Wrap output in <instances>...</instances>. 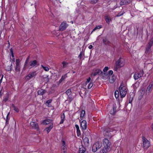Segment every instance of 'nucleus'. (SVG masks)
I'll use <instances>...</instances> for the list:
<instances>
[{
	"label": "nucleus",
	"instance_id": "1",
	"mask_svg": "<svg viewBox=\"0 0 153 153\" xmlns=\"http://www.w3.org/2000/svg\"><path fill=\"white\" fill-rule=\"evenodd\" d=\"M119 91H117L114 92V95L116 99H117L119 97V93H120V97L122 98L124 97L127 92V88L126 85L123 83H122L119 88Z\"/></svg>",
	"mask_w": 153,
	"mask_h": 153
},
{
	"label": "nucleus",
	"instance_id": "2",
	"mask_svg": "<svg viewBox=\"0 0 153 153\" xmlns=\"http://www.w3.org/2000/svg\"><path fill=\"white\" fill-rule=\"evenodd\" d=\"M104 148L107 150L111 151L112 148L111 143L107 138L104 139L102 141Z\"/></svg>",
	"mask_w": 153,
	"mask_h": 153
},
{
	"label": "nucleus",
	"instance_id": "3",
	"mask_svg": "<svg viewBox=\"0 0 153 153\" xmlns=\"http://www.w3.org/2000/svg\"><path fill=\"white\" fill-rule=\"evenodd\" d=\"M125 64L124 59L122 58H120L116 61L115 65L116 67L114 68V70L117 71V69L123 67Z\"/></svg>",
	"mask_w": 153,
	"mask_h": 153
},
{
	"label": "nucleus",
	"instance_id": "4",
	"mask_svg": "<svg viewBox=\"0 0 153 153\" xmlns=\"http://www.w3.org/2000/svg\"><path fill=\"white\" fill-rule=\"evenodd\" d=\"M104 136L106 137L111 139L114 135V133L112 130L108 128L106 129L103 132Z\"/></svg>",
	"mask_w": 153,
	"mask_h": 153
},
{
	"label": "nucleus",
	"instance_id": "5",
	"mask_svg": "<svg viewBox=\"0 0 153 153\" xmlns=\"http://www.w3.org/2000/svg\"><path fill=\"white\" fill-rule=\"evenodd\" d=\"M144 72L143 70H140L136 72L134 76V78L135 80H137L142 77L143 74Z\"/></svg>",
	"mask_w": 153,
	"mask_h": 153
},
{
	"label": "nucleus",
	"instance_id": "6",
	"mask_svg": "<svg viewBox=\"0 0 153 153\" xmlns=\"http://www.w3.org/2000/svg\"><path fill=\"white\" fill-rule=\"evenodd\" d=\"M102 146V143L101 142H97L93 146L92 151L94 152H96L98 149H100Z\"/></svg>",
	"mask_w": 153,
	"mask_h": 153
},
{
	"label": "nucleus",
	"instance_id": "7",
	"mask_svg": "<svg viewBox=\"0 0 153 153\" xmlns=\"http://www.w3.org/2000/svg\"><path fill=\"white\" fill-rule=\"evenodd\" d=\"M143 146L144 149H147L150 146V142L144 137H143Z\"/></svg>",
	"mask_w": 153,
	"mask_h": 153
},
{
	"label": "nucleus",
	"instance_id": "8",
	"mask_svg": "<svg viewBox=\"0 0 153 153\" xmlns=\"http://www.w3.org/2000/svg\"><path fill=\"white\" fill-rule=\"evenodd\" d=\"M15 67V70L16 71H20V61L19 59H16Z\"/></svg>",
	"mask_w": 153,
	"mask_h": 153
},
{
	"label": "nucleus",
	"instance_id": "9",
	"mask_svg": "<svg viewBox=\"0 0 153 153\" xmlns=\"http://www.w3.org/2000/svg\"><path fill=\"white\" fill-rule=\"evenodd\" d=\"M68 25L65 22H63L59 26V30L60 31H63L66 29Z\"/></svg>",
	"mask_w": 153,
	"mask_h": 153
},
{
	"label": "nucleus",
	"instance_id": "10",
	"mask_svg": "<svg viewBox=\"0 0 153 153\" xmlns=\"http://www.w3.org/2000/svg\"><path fill=\"white\" fill-rule=\"evenodd\" d=\"M36 75V72H33L29 73L25 77L27 80H28L33 77H35Z\"/></svg>",
	"mask_w": 153,
	"mask_h": 153
},
{
	"label": "nucleus",
	"instance_id": "11",
	"mask_svg": "<svg viewBox=\"0 0 153 153\" xmlns=\"http://www.w3.org/2000/svg\"><path fill=\"white\" fill-rule=\"evenodd\" d=\"M81 126L82 131L86 130L87 128V122L85 120H83L81 122Z\"/></svg>",
	"mask_w": 153,
	"mask_h": 153
},
{
	"label": "nucleus",
	"instance_id": "12",
	"mask_svg": "<svg viewBox=\"0 0 153 153\" xmlns=\"http://www.w3.org/2000/svg\"><path fill=\"white\" fill-rule=\"evenodd\" d=\"M30 125L33 128L37 130H39V126L37 123L34 122H31L30 123Z\"/></svg>",
	"mask_w": 153,
	"mask_h": 153
},
{
	"label": "nucleus",
	"instance_id": "13",
	"mask_svg": "<svg viewBox=\"0 0 153 153\" xmlns=\"http://www.w3.org/2000/svg\"><path fill=\"white\" fill-rule=\"evenodd\" d=\"M102 73V72L101 70L99 69H97L94 71L93 74L94 76H95L97 75H99Z\"/></svg>",
	"mask_w": 153,
	"mask_h": 153
},
{
	"label": "nucleus",
	"instance_id": "14",
	"mask_svg": "<svg viewBox=\"0 0 153 153\" xmlns=\"http://www.w3.org/2000/svg\"><path fill=\"white\" fill-rule=\"evenodd\" d=\"M38 63V62L36 60H34L30 61L29 62V65L28 67H30V68L33 67L36 65Z\"/></svg>",
	"mask_w": 153,
	"mask_h": 153
},
{
	"label": "nucleus",
	"instance_id": "15",
	"mask_svg": "<svg viewBox=\"0 0 153 153\" xmlns=\"http://www.w3.org/2000/svg\"><path fill=\"white\" fill-rule=\"evenodd\" d=\"M153 43V38H152L148 44V45L146 49V51H148L150 49Z\"/></svg>",
	"mask_w": 153,
	"mask_h": 153
},
{
	"label": "nucleus",
	"instance_id": "16",
	"mask_svg": "<svg viewBox=\"0 0 153 153\" xmlns=\"http://www.w3.org/2000/svg\"><path fill=\"white\" fill-rule=\"evenodd\" d=\"M62 147L63 151L65 153L66 152V147L65 144V142L63 140H62Z\"/></svg>",
	"mask_w": 153,
	"mask_h": 153
},
{
	"label": "nucleus",
	"instance_id": "17",
	"mask_svg": "<svg viewBox=\"0 0 153 153\" xmlns=\"http://www.w3.org/2000/svg\"><path fill=\"white\" fill-rule=\"evenodd\" d=\"M153 88V84H149L146 89V91L148 93H149L152 91Z\"/></svg>",
	"mask_w": 153,
	"mask_h": 153
},
{
	"label": "nucleus",
	"instance_id": "18",
	"mask_svg": "<svg viewBox=\"0 0 153 153\" xmlns=\"http://www.w3.org/2000/svg\"><path fill=\"white\" fill-rule=\"evenodd\" d=\"M116 79V77L114 76H110L109 77V81L110 82L112 83H114Z\"/></svg>",
	"mask_w": 153,
	"mask_h": 153
},
{
	"label": "nucleus",
	"instance_id": "19",
	"mask_svg": "<svg viewBox=\"0 0 153 153\" xmlns=\"http://www.w3.org/2000/svg\"><path fill=\"white\" fill-rule=\"evenodd\" d=\"M102 76V78L104 80H106L109 77V75L107 74H106V73L102 72L101 74Z\"/></svg>",
	"mask_w": 153,
	"mask_h": 153
},
{
	"label": "nucleus",
	"instance_id": "20",
	"mask_svg": "<svg viewBox=\"0 0 153 153\" xmlns=\"http://www.w3.org/2000/svg\"><path fill=\"white\" fill-rule=\"evenodd\" d=\"M43 123L45 125H48L49 124H50L51 125V123H53L52 121L50 119H47L44 121Z\"/></svg>",
	"mask_w": 153,
	"mask_h": 153
},
{
	"label": "nucleus",
	"instance_id": "21",
	"mask_svg": "<svg viewBox=\"0 0 153 153\" xmlns=\"http://www.w3.org/2000/svg\"><path fill=\"white\" fill-rule=\"evenodd\" d=\"M53 127V123H51L49 127L46 128L45 130L46 131L47 133H48Z\"/></svg>",
	"mask_w": 153,
	"mask_h": 153
},
{
	"label": "nucleus",
	"instance_id": "22",
	"mask_svg": "<svg viewBox=\"0 0 153 153\" xmlns=\"http://www.w3.org/2000/svg\"><path fill=\"white\" fill-rule=\"evenodd\" d=\"M85 151V149L82 146H81L79 148V153H84Z\"/></svg>",
	"mask_w": 153,
	"mask_h": 153
},
{
	"label": "nucleus",
	"instance_id": "23",
	"mask_svg": "<svg viewBox=\"0 0 153 153\" xmlns=\"http://www.w3.org/2000/svg\"><path fill=\"white\" fill-rule=\"evenodd\" d=\"M75 127L76 129V132L77 134V135L78 136H79L80 134V131L79 130V127L78 125H75Z\"/></svg>",
	"mask_w": 153,
	"mask_h": 153
},
{
	"label": "nucleus",
	"instance_id": "24",
	"mask_svg": "<svg viewBox=\"0 0 153 153\" xmlns=\"http://www.w3.org/2000/svg\"><path fill=\"white\" fill-rule=\"evenodd\" d=\"M67 77V74L64 75L62 76L61 78L59 79V83H61Z\"/></svg>",
	"mask_w": 153,
	"mask_h": 153
},
{
	"label": "nucleus",
	"instance_id": "25",
	"mask_svg": "<svg viewBox=\"0 0 153 153\" xmlns=\"http://www.w3.org/2000/svg\"><path fill=\"white\" fill-rule=\"evenodd\" d=\"M113 108V109L111 110L110 112V114L112 115L115 114V112H116V106L115 105H114Z\"/></svg>",
	"mask_w": 153,
	"mask_h": 153
},
{
	"label": "nucleus",
	"instance_id": "26",
	"mask_svg": "<svg viewBox=\"0 0 153 153\" xmlns=\"http://www.w3.org/2000/svg\"><path fill=\"white\" fill-rule=\"evenodd\" d=\"M45 90L42 89L38 91V94L39 95H42L45 93Z\"/></svg>",
	"mask_w": 153,
	"mask_h": 153
},
{
	"label": "nucleus",
	"instance_id": "27",
	"mask_svg": "<svg viewBox=\"0 0 153 153\" xmlns=\"http://www.w3.org/2000/svg\"><path fill=\"white\" fill-rule=\"evenodd\" d=\"M105 19L106 22L108 24L111 21V19L108 16H105Z\"/></svg>",
	"mask_w": 153,
	"mask_h": 153
},
{
	"label": "nucleus",
	"instance_id": "28",
	"mask_svg": "<svg viewBox=\"0 0 153 153\" xmlns=\"http://www.w3.org/2000/svg\"><path fill=\"white\" fill-rule=\"evenodd\" d=\"M83 142L85 145L88 146L89 143V139L88 137H85L84 140Z\"/></svg>",
	"mask_w": 153,
	"mask_h": 153
},
{
	"label": "nucleus",
	"instance_id": "29",
	"mask_svg": "<svg viewBox=\"0 0 153 153\" xmlns=\"http://www.w3.org/2000/svg\"><path fill=\"white\" fill-rule=\"evenodd\" d=\"M65 115L63 113V115H62L61 116V120L60 122V124H61L63 123L65 119Z\"/></svg>",
	"mask_w": 153,
	"mask_h": 153
},
{
	"label": "nucleus",
	"instance_id": "30",
	"mask_svg": "<svg viewBox=\"0 0 153 153\" xmlns=\"http://www.w3.org/2000/svg\"><path fill=\"white\" fill-rule=\"evenodd\" d=\"M62 66H63L62 67L63 68H65L67 67V66L68 65V63L64 61V62H62Z\"/></svg>",
	"mask_w": 153,
	"mask_h": 153
},
{
	"label": "nucleus",
	"instance_id": "31",
	"mask_svg": "<svg viewBox=\"0 0 153 153\" xmlns=\"http://www.w3.org/2000/svg\"><path fill=\"white\" fill-rule=\"evenodd\" d=\"M102 25H98V26H96L93 29V30H92V32H91V33H92L94 31L96 30H97L98 29L101 28H102Z\"/></svg>",
	"mask_w": 153,
	"mask_h": 153
},
{
	"label": "nucleus",
	"instance_id": "32",
	"mask_svg": "<svg viewBox=\"0 0 153 153\" xmlns=\"http://www.w3.org/2000/svg\"><path fill=\"white\" fill-rule=\"evenodd\" d=\"M85 114V111L84 110H82V111L81 113L80 114V118L81 119H82V118L83 117Z\"/></svg>",
	"mask_w": 153,
	"mask_h": 153
},
{
	"label": "nucleus",
	"instance_id": "33",
	"mask_svg": "<svg viewBox=\"0 0 153 153\" xmlns=\"http://www.w3.org/2000/svg\"><path fill=\"white\" fill-rule=\"evenodd\" d=\"M110 151L107 150L106 149H105L103 148V149L100 151V153H107V152H109Z\"/></svg>",
	"mask_w": 153,
	"mask_h": 153
},
{
	"label": "nucleus",
	"instance_id": "34",
	"mask_svg": "<svg viewBox=\"0 0 153 153\" xmlns=\"http://www.w3.org/2000/svg\"><path fill=\"white\" fill-rule=\"evenodd\" d=\"M84 55V54L83 53V51H82L80 52L78 56L79 58L80 59H81L82 56Z\"/></svg>",
	"mask_w": 153,
	"mask_h": 153
},
{
	"label": "nucleus",
	"instance_id": "35",
	"mask_svg": "<svg viewBox=\"0 0 153 153\" xmlns=\"http://www.w3.org/2000/svg\"><path fill=\"white\" fill-rule=\"evenodd\" d=\"M91 80V78L90 77H88V78H87L86 79V81L85 83V85H87L88 84L90 83V81Z\"/></svg>",
	"mask_w": 153,
	"mask_h": 153
},
{
	"label": "nucleus",
	"instance_id": "36",
	"mask_svg": "<svg viewBox=\"0 0 153 153\" xmlns=\"http://www.w3.org/2000/svg\"><path fill=\"white\" fill-rule=\"evenodd\" d=\"M52 101V99H50L48 100L46 102L45 104L46 105L48 106H49L50 103Z\"/></svg>",
	"mask_w": 153,
	"mask_h": 153
},
{
	"label": "nucleus",
	"instance_id": "37",
	"mask_svg": "<svg viewBox=\"0 0 153 153\" xmlns=\"http://www.w3.org/2000/svg\"><path fill=\"white\" fill-rule=\"evenodd\" d=\"M88 88L89 89L91 88L93 86V83L92 82H90L87 85Z\"/></svg>",
	"mask_w": 153,
	"mask_h": 153
},
{
	"label": "nucleus",
	"instance_id": "38",
	"mask_svg": "<svg viewBox=\"0 0 153 153\" xmlns=\"http://www.w3.org/2000/svg\"><path fill=\"white\" fill-rule=\"evenodd\" d=\"M71 89H69L67 90L66 93L67 95H68V96H69V95H70L71 94Z\"/></svg>",
	"mask_w": 153,
	"mask_h": 153
},
{
	"label": "nucleus",
	"instance_id": "39",
	"mask_svg": "<svg viewBox=\"0 0 153 153\" xmlns=\"http://www.w3.org/2000/svg\"><path fill=\"white\" fill-rule=\"evenodd\" d=\"M41 66L42 67V68L45 71H48L49 70V68H48V67L43 66L42 65Z\"/></svg>",
	"mask_w": 153,
	"mask_h": 153
},
{
	"label": "nucleus",
	"instance_id": "40",
	"mask_svg": "<svg viewBox=\"0 0 153 153\" xmlns=\"http://www.w3.org/2000/svg\"><path fill=\"white\" fill-rule=\"evenodd\" d=\"M9 98V96L8 95H7V97L4 98L3 100V101L5 102H6L7 100H8Z\"/></svg>",
	"mask_w": 153,
	"mask_h": 153
},
{
	"label": "nucleus",
	"instance_id": "41",
	"mask_svg": "<svg viewBox=\"0 0 153 153\" xmlns=\"http://www.w3.org/2000/svg\"><path fill=\"white\" fill-rule=\"evenodd\" d=\"M98 1V0H90V2L92 4H95Z\"/></svg>",
	"mask_w": 153,
	"mask_h": 153
},
{
	"label": "nucleus",
	"instance_id": "42",
	"mask_svg": "<svg viewBox=\"0 0 153 153\" xmlns=\"http://www.w3.org/2000/svg\"><path fill=\"white\" fill-rule=\"evenodd\" d=\"M124 14V13L122 12H120L118 13V14L116 16L117 17H119L123 15Z\"/></svg>",
	"mask_w": 153,
	"mask_h": 153
},
{
	"label": "nucleus",
	"instance_id": "43",
	"mask_svg": "<svg viewBox=\"0 0 153 153\" xmlns=\"http://www.w3.org/2000/svg\"><path fill=\"white\" fill-rule=\"evenodd\" d=\"M108 69V68L106 66L105 67L103 70V71L104 73H105Z\"/></svg>",
	"mask_w": 153,
	"mask_h": 153
},
{
	"label": "nucleus",
	"instance_id": "44",
	"mask_svg": "<svg viewBox=\"0 0 153 153\" xmlns=\"http://www.w3.org/2000/svg\"><path fill=\"white\" fill-rule=\"evenodd\" d=\"M113 74V71L112 70H110L109 71L108 74L109 75V76H112V75Z\"/></svg>",
	"mask_w": 153,
	"mask_h": 153
},
{
	"label": "nucleus",
	"instance_id": "45",
	"mask_svg": "<svg viewBox=\"0 0 153 153\" xmlns=\"http://www.w3.org/2000/svg\"><path fill=\"white\" fill-rule=\"evenodd\" d=\"M13 109L16 111L17 112H19V109H18V108H16L15 106H14L13 105Z\"/></svg>",
	"mask_w": 153,
	"mask_h": 153
},
{
	"label": "nucleus",
	"instance_id": "46",
	"mask_svg": "<svg viewBox=\"0 0 153 153\" xmlns=\"http://www.w3.org/2000/svg\"><path fill=\"white\" fill-rule=\"evenodd\" d=\"M10 53H11L12 58L14 57V56L12 49H10Z\"/></svg>",
	"mask_w": 153,
	"mask_h": 153
},
{
	"label": "nucleus",
	"instance_id": "47",
	"mask_svg": "<svg viewBox=\"0 0 153 153\" xmlns=\"http://www.w3.org/2000/svg\"><path fill=\"white\" fill-rule=\"evenodd\" d=\"M28 59H29V57H28V58L26 59V62H25V68L26 67V66L27 64V62H28Z\"/></svg>",
	"mask_w": 153,
	"mask_h": 153
},
{
	"label": "nucleus",
	"instance_id": "48",
	"mask_svg": "<svg viewBox=\"0 0 153 153\" xmlns=\"http://www.w3.org/2000/svg\"><path fill=\"white\" fill-rule=\"evenodd\" d=\"M5 46H7V48L9 49L10 47V44L8 43V44H5Z\"/></svg>",
	"mask_w": 153,
	"mask_h": 153
},
{
	"label": "nucleus",
	"instance_id": "49",
	"mask_svg": "<svg viewBox=\"0 0 153 153\" xmlns=\"http://www.w3.org/2000/svg\"><path fill=\"white\" fill-rule=\"evenodd\" d=\"M132 98H130L129 99V103H131L132 101Z\"/></svg>",
	"mask_w": 153,
	"mask_h": 153
},
{
	"label": "nucleus",
	"instance_id": "50",
	"mask_svg": "<svg viewBox=\"0 0 153 153\" xmlns=\"http://www.w3.org/2000/svg\"><path fill=\"white\" fill-rule=\"evenodd\" d=\"M88 48L90 49H91L93 48V46L92 45H90L89 46Z\"/></svg>",
	"mask_w": 153,
	"mask_h": 153
},
{
	"label": "nucleus",
	"instance_id": "51",
	"mask_svg": "<svg viewBox=\"0 0 153 153\" xmlns=\"http://www.w3.org/2000/svg\"><path fill=\"white\" fill-rule=\"evenodd\" d=\"M12 60L13 62H15V58L14 57L12 58Z\"/></svg>",
	"mask_w": 153,
	"mask_h": 153
},
{
	"label": "nucleus",
	"instance_id": "52",
	"mask_svg": "<svg viewBox=\"0 0 153 153\" xmlns=\"http://www.w3.org/2000/svg\"><path fill=\"white\" fill-rule=\"evenodd\" d=\"M3 92L2 91V90L0 91V96H1Z\"/></svg>",
	"mask_w": 153,
	"mask_h": 153
},
{
	"label": "nucleus",
	"instance_id": "53",
	"mask_svg": "<svg viewBox=\"0 0 153 153\" xmlns=\"http://www.w3.org/2000/svg\"><path fill=\"white\" fill-rule=\"evenodd\" d=\"M107 39H103V42H106Z\"/></svg>",
	"mask_w": 153,
	"mask_h": 153
},
{
	"label": "nucleus",
	"instance_id": "54",
	"mask_svg": "<svg viewBox=\"0 0 153 153\" xmlns=\"http://www.w3.org/2000/svg\"><path fill=\"white\" fill-rule=\"evenodd\" d=\"M8 123H9V122L8 121L7 119V120H6V124H8Z\"/></svg>",
	"mask_w": 153,
	"mask_h": 153
},
{
	"label": "nucleus",
	"instance_id": "55",
	"mask_svg": "<svg viewBox=\"0 0 153 153\" xmlns=\"http://www.w3.org/2000/svg\"><path fill=\"white\" fill-rule=\"evenodd\" d=\"M3 75H2L1 77V79H0V81L1 82V81H2V78H3Z\"/></svg>",
	"mask_w": 153,
	"mask_h": 153
},
{
	"label": "nucleus",
	"instance_id": "56",
	"mask_svg": "<svg viewBox=\"0 0 153 153\" xmlns=\"http://www.w3.org/2000/svg\"><path fill=\"white\" fill-rule=\"evenodd\" d=\"M152 131L153 132V124H152L151 126Z\"/></svg>",
	"mask_w": 153,
	"mask_h": 153
},
{
	"label": "nucleus",
	"instance_id": "57",
	"mask_svg": "<svg viewBox=\"0 0 153 153\" xmlns=\"http://www.w3.org/2000/svg\"><path fill=\"white\" fill-rule=\"evenodd\" d=\"M9 114H10V112H9V113H8V114H7V118L8 117V115H9Z\"/></svg>",
	"mask_w": 153,
	"mask_h": 153
},
{
	"label": "nucleus",
	"instance_id": "58",
	"mask_svg": "<svg viewBox=\"0 0 153 153\" xmlns=\"http://www.w3.org/2000/svg\"><path fill=\"white\" fill-rule=\"evenodd\" d=\"M71 23L72 24H73V21H71Z\"/></svg>",
	"mask_w": 153,
	"mask_h": 153
},
{
	"label": "nucleus",
	"instance_id": "59",
	"mask_svg": "<svg viewBox=\"0 0 153 153\" xmlns=\"http://www.w3.org/2000/svg\"><path fill=\"white\" fill-rule=\"evenodd\" d=\"M150 114V113H149V114ZM149 114H148V115Z\"/></svg>",
	"mask_w": 153,
	"mask_h": 153
}]
</instances>
